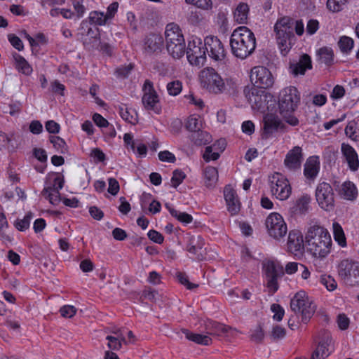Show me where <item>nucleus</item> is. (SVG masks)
Masks as SVG:
<instances>
[{"mask_svg": "<svg viewBox=\"0 0 359 359\" xmlns=\"http://www.w3.org/2000/svg\"><path fill=\"white\" fill-rule=\"evenodd\" d=\"M331 231L337 244L341 248H346L347 241L344 230L341 224L335 219L332 220Z\"/></svg>", "mask_w": 359, "mask_h": 359, "instance_id": "31", "label": "nucleus"}, {"mask_svg": "<svg viewBox=\"0 0 359 359\" xmlns=\"http://www.w3.org/2000/svg\"><path fill=\"white\" fill-rule=\"evenodd\" d=\"M182 90V83L180 81H173L167 84V90L170 95L177 96Z\"/></svg>", "mask_w": 359, "mask_h": 359, "instance_id": "50", "label": "nucleus"}, {"mask_svg": "<svg viewBox=\"0 0 359 359\" xmlns=\"http://www.w3.org/2000/svg\"><path fill=\"white\" fill-rule=\"evenodd\" d=\"M338 46L343 53L348 54L353 48L354 41L351 37L342 36L339 38Z\"/></svg>", "mask_w": 359, "mask_h": 359, "instance_id": "43", "label": "nucleus"}, {"mask_svg": "<svg viewBox=\"0 0 359 359\" xmlns=\"http://www.w3.org/2000/svg\"><path fill=\"white\" fill-rule=\"evenodd\" d=\"M345 93V89L342 86L337 85L332 89V91L330 94V97L332 100H340L344 96Z\"/></svg>", "mask_w": 359, "mask_h": 359, "instance_id": "61", "label": "nucleus"}, {"mask_svg": "<svg viewBox=\"0 0 359 359\" xmlns=\"http://www.w3.org/2000/svg\"><path fill=\"white\" fill-rule=\"evenodd\" d=\"M318 60L325 64H330L334 59L333 50L330 47H322L316 51Z\"/></svg>", "mask_w": 359, "mask_h": 359, "instance_id": "41", "label": "nucleus"}, {"mask_svg": "<svg viewBox=\"0 0 359 359\" xmlns=\"http://www.w3.org/2000/svg\"><path fill=\"white\" fill-rule=\"evenodd\" d=\"M303 242V236L300 231L297 230L290 231L287 242L288 252L294 255L301 254L304 248Z\"/></svg>", "mask_w": 359, "mask_h": 359, "instance_id": "26", "label": "nucleus"}, {"mask_svg": "<svg viewBox=\"0 0 359 359\" xmlns=\"http://www.w3.org/2000/svg\"><path fill=\"white\" fill-rule=\"evenodd\" d=\"M303 160L302 149L300 147H294L286 154L284 165L290 171H297L301 168Z\"/></svg>", "mask_w": 359, "mask_h": 359, "instance_id": "23", "label": "nucleus"}, {"mask_svg": "<svg viewBox=\"0 0 359 359\" xmlns=\"http://www.w3.org/2000/svg\"><path fill=\"white\" fill-rule=\"evenodd\" d=\"M43 196L53 205L58 204L60 201V191L52 188L48 183L46 184L43 191Z\"/></svg>", "mask_w": 359, "mask_h": 359, "instance_id": "38", "label": "nucleus"}, {"mask_svg": "<svg viewBox=\"0 0 359 359\" xmlns=\"http://www.w3.org/2000/svg\"><path fill=\"white\" fill-rule=\"evenodd\" d=\"M339 276L345 284L354 286L359 285V262L349 259L340 262L337 267Z\"/></svg>", "mask_w": 359, "mask_h": 359, "instance_id": "13", "label": "nucleus"}, {"mask_svg": "<svg viewBox=\"0 0 359 359\" xmlns=\"http://www.w3.org/2000/svg\"><path fill=\"white\" fill-rule=\"evenodd\" d=\"M93 120L97 126L100 128H107L109 126L108 121L97 113L93 114Z\"/></svg>", "mask_w": 359, "mask_h": 359, "instance_id": "64", "label": "nucleus"}, {"mask_svg": "<svg viewBox=\"0 0 359 359\" xmlns=\"http://www.w3.org/2000/svg\"><path fill=\"white\" fill-rule=\"evenodd\" d=\"M58 11L62 15V17L65 19H72L76 16L75 11H73L69 8L51 10L50 15L52 16H54L55 15V13H57Z\"/></svg>", "mask_w": 359, "mask_h": 359, "instance_id": "60", "label": "nucleus"}, {"mask_svg": "<svg viewBox=\"0 0 359 359\" xmlns=\"http://www.w3.org/2000/svg\"><path fill=\"white\" fill-rule=\"evenodd\" d=\"M320 282L330 292L335 290L337 287V281L330 275H322L320 278Z\"/></svg>", "mask_w": 359, "mask_h": 359, "instance_id": "46", "label": "nucleus"}, {"mask_svg": "<svg viewBox=\"0 0 359 359\" xmlns=\"http://www.w3.org/2000/svg\"><path fill=\"white\" fill-rule=\"evenodd\" d=\"M339 194L345 200L353 201L358 195V188L353 182L346 181L339 188Z\"/></svg>", "mask_w": 359, "mask_h": 359, "instance_id": "29", "label": "nucleus"}, {"mask_svg": "<svg viewBox=\"0 0 359 359\" xmlns=\"http://www.w3.org/2000/svg\"><path fill=\"white\" fill-rule=\"evenodd\" d=\"M197 80L200 87L212 95L226 93L233 88V82L224 79L222 75L212 67H205L198 74Z\"/></svg>", "mask_w": 359, "mask_h": 359, "instance_id": "4", "label": "nucleus"}, {"mask_svg": "<svg viewBox=\"0 0 359 359\" xmlns=\"http://www.w3.org/2000/svg\"><path fill=\"white\" fill-rule=\"evenodd\" d=\"M81 39L85 46H88L92 48H99L100 41V32L96 26L89 27L87 21H82L81 23L80 33Z\"/></svg>", "mask_w": 359, "mask_h": 359, "instance_id": "19", "label": "nucleus"}, {"mask_svg": "<svg viewBox=\"0 0 359 359\" xmlns=\"http://www.w3.org/2000/svg\"><path fill=\"white\" fill-rule=\"evenodd\" d=\"M205 53L214 61H222L226 56L222 43L214 36L205 37Z\"/></svg>", "mask_w": 359, "mask_h": 359, "instance_id": "20", "label": "nucleus"}, {"mask_svg": "<svg viewBox=\"0 0 359 359\" xmlns=\"http://www.w3.org/2000/svg\"><path fill=\"white\" fill-rule=\"evenodd\" d=\"M249 6L245 3H239L235 8L233 15L234 20L238 24L247 22L249 15Z\"/></svg>", "mask_w": 359, "mask_h": 359, "instance_id": "34", "label": "nucleus"}, {"mask_svg": "<svg viewBox=\"0 0 359 359\" xmlns=\"http://www.w3.org/2000/svg\"><path fill=\"white\" fill-rule=\"evenodd\" d=\"M290 308L295 313L301 316L302 322L306 323L313 316L316 306L312 298L304 290H301L291 298Z\"/></svg>", "mask_w": 359, "mask_h": 359, "instance_id": "9", "label": "nucleus"}, {"mask_svg": "<svg viewBox=\"0 0 359 359\" xmlns=\"http://www.w3.org/2000/svg\"><path fill=\"white\" fill-rule=\"evenodd\" d=\"M61 316L66 318H70L75 316L76 309L72 305H65L60 309Z\"/></svg>", "mask_w": 359, "mask_h": 359, "instance_id": "57", "label": "nucleus"}, {"mask_svg": "<svg viewBox=\"0 0 359 359\" xmlns=\"http://www.w3.org/2000/svg\"><path fill=\"white\" fill-rule=\"evenodd\" d=\"M185 173L179 170H176L173 172L172 177L171 178V184L174 187H177L185 179Z\"/></svg>", "mask_w": 359, "mask_h": 359, "instance_id": "56", "label": "nucleus"}, {"mask_svg": "<svg viewBox=\"0 0 359 359\" xmlns=\"http://www.w3.org/2000/svg\"><path fill=\"white\" fill-rule=\"evenodd\" d=\"M141 206L142 209L148 208V212L151 214H156L161 210V205L160 202L155 200L149 194H144L142 196Z\"/></svg>", "mask_w": 359, "mask_h": 359, "instance_id": "33", "label": "nucleus"}, {"mask_svg": "<svg viewBox=\"0 0 359 359\" xmlns=\"http://www.w3.org/2000/svg\"><path fill=\"white\" fill-rule=\"evenodd\" d=\"M13 57L15 62V67L18 72L25 75L32 74V67L22 56L18 53H14Z\"/></svg>", "mask_w": 359, "mask_h": 359, "instance_id": "36", "label": "nucleus"}, {"mask_svg": "<svg viewBox=\"0 0 359 359\" xmlns=\"http://www.w3.org/2000/svg\"><path fill=\"white\" fill-rule=\"evenodd\" d=\"M166 208L171 215L175 217L180 222L184 224H189L192 222L193 218L191 215L175 210L169 205H166Z\"/></svg>", "mask_w": 359, "mask_h": 359, "instance_id": "42", "label": "nucleus"}, {"mask_svg": "<svg viewBox=\"0 0 359 359\" xmlns=\"http://www.w3.org/2000/svg\"><path fill=\"white\" fill-rule=\"evenodd\" d=\"M248 100L255 112L264 114L263 130L266 135H271L278 130L285 129V125L276 114V101L270 93L262 91L261 94H255L252 92Z\"/></svg>", "mask_w": 359, "mask_h": 359, "instance_id": "1", "label": "nucleus"}, {"mask_svg": "<svg viewBox=\"0 0 359 359\" xmlns=\"http://www.w3.org/2000/svg\"><path fill=\"white\" fill-rule=\"evenodd\" d=\"M123 332L121 329H115L111 333L107 336L106 339L108 341V347L112 350H118L121 347L123 342Z\"/></svg>", "mask_w": 359, "mask_h": 359, "instance_id": "35", "label": "nucleus"}, {"mask_svg": "<svg viewBox=\"0 0 359 359\" xmlns=\"http://www.w3.org/2000/svg\"><path fill=\"white\" fill-rule=\"evenodd\" d=\"M50 142L53 144L54 148L62 154H65L68 151V147L63 139L58 136H52L50 138Z\"/></svg>", "mask_w": 359, "mask_h": 359, "instance_id": "45", "label": "nucleus"}, {"mask_svg": "<svg viewBox=\"0 0 359 359\" xmlns=\"http://www.w3.org/2000/svg\"><path fill=\"white\" fill-rule=\"evenodd\" d=\"M334 351V343L330 333H324L318 339V345L311 359H325Z\"/></svg>", "mask_w": 359, "mask_h": 359, "instance_id": "18", "label": "nucleus"}, {"mask_svg": "<svg viewBox=\"0 0 359 359\" xmlns=\"http://www.w3.org/2000/svg\"><path fill=\"white\" fill-rule=\"evenodd\" d=\"M224 196L228 212L231 215H238L241 210V202L235 189L230 185L224 189Z\"/></svg>", "mask_w": 359, "mask_h": 359, "instance_id": "21", "label": "nucleus"}, {"mask_svg": "<svg viewBox=\"0 0 359 359\" xmlns=\"http://www.w3.org/2000/svg\"><path fill=\"white\" fill-rule=\"evenodd\" d=\"M226 147V142L224 139L217 140L212 144L207 146L203 154L204 161L207 163L217 161L225 150Z\"/></svg>", "mask_w": 359, "mask_h": 359, "instance_id": "22", "label": "nucleus"}, {"mask_svg": "<svg viewBox=\"0 0 359 359\" xmlns=\"http://www.w3.org/2000/svg\"><path fill=\"white\" fill-rule=\"evenodd\" d=\"M319 29V22L317 20L311 19L308 21L306 31L309 35L314 34Z\"/></svg>", "mask_w": 359, "mask_h": 359, "instance_id": "63", "label": "nucleus"}, {"mask_svg": "<svg viewBox=\"0 0 359 359\" xmlns=\"http://www.w3.org/2000/svg\"><path fill=\"white\" fill-rule=\"evenodd\" d=\"M316 199L321 209L331 212L334 208V196L332 187L326 182L320 183L316 190Z\"/></svg>", "mask_w": 359, "mask_h": 359, "instance_id": "15", "label": "nucleus"}, {"mask_svg": "<svg viewBox=\"0 0 359 359\" xmlns=\"http://www.w3.org/2000/svg\"><path fill=\"white\" fill-rule=\"evenodd\" d=\"M158 156L159 160L162 162L174 163L176 161L175 155L168 150L160 151Z\"/></svg>", "mask_w": 359, "mask_h": 359, "instance_id": "55", "label": "nucleus"}, {"mask_svg": "<svg viewBox=\"0 0 359 359\" xmlns=\"http://www.w3.org/2000/svg\"><path fill=\"white\" fill-rule=\"evenodd\" d=\"M185 53L190 65H203L206 60L205 39L203 41L200 37L191 36L188 40Z\"/></svg>", "mask_w": 359, "mask_h": 359, "instance_id": "11", "label": "nucleus"}, {"mask_svg": "<svg viewBox=\"0 0 359 359\" xmlns=\"http://www.w3.org/2000/svg\"><path fill=\"white\" fill-rule=\"evenodd\" d=\"M118 8V4L113 2L109 5L106 13L97 11H91L89 13L88 19L93 25L104 26L115 17Z\"/></svg>", "mask_w": 359, "mask_h": 359, "instance_id": "17", "label": "nucleus"}, {"mask_svg": "<svg viewBox=\"0 0 359 359\" xmlns=\"http://www.w3.org/2000/svg\"><path fill=\"white\" fill-rule=\"evenodd\" d=\"M109 187L108 192L112 196H116L119 191L120 186L118 181L114 178H109L108 180Z\"/></svg>", "mask_w": 359, "mask_h": 359, "instance_id": "62", "label": "nucleus"}, {"mask_svg": "<svg viewBox=\"0 0 359 359\" xmlns=\"http://www.w3.org/2000/svg\"><path fill=\"white\" fill-rule=\"evenodd\" d=\"M296 262H287L285 266L278 260L266 259L262 264L263 273L266 280L267 287L273 292L278 290L277 279L284 274L293 275L300 268Z\"/></svg>", "mask_w": 359, "mask_h": 359, "instance_id": "5", "label": "nucleus"}, {"mask_svg": "<svg viewBox=\"0 0 359 359\" xmlns=\"http://www.w3.org/2000/svg\"><path fill=\"white\" fill-rule=\"evenodd\" d=\"M299 102L300 93L297 88L288 86L280 92L278 99L280 113L284 121L292 126L299 124V120L293 112L297 109Z\"/></svg>", "mask_w": 359, "mask_h": 359, "instance_id": "6", "label": "nucleus"}, {"mask_svg": "<svg viewBox=\"0 0 359 359\" xmlns=\"http://www.w3.org/2000/svg\"><path fill=\"white\" fill-rule=\"evenodd\" d=\"M264 225L268 236L276 241H280L287 233V225L283 217L278 212L269 213Z\"/></svg>", "mask_w": 359, "mask_h": 359, "instance_id": "10", "label": "nucleus"}, {"mask_svg": "<svg viewBox=\"0 0 359 359\" xmlns=\"http://www.w3.org/2000/svg\"><path fill=\"white\" fill-rule=\"evenodd\" d=\"M308 253L315 260L322 261L331 253L333 243L329 231L318 224L310 226L305 235Z\"/></svg>", "mask_w": 359, "mask_h": 359, "instance_id": "2", "label": "nucleus"}, {"mask_svg": "<svg viewBox=\"0 0 359 359\" xmlns=\"http://www.w3.org/2000/svg\"><path fill=\"white\" fill-rule=\"evenodd\" d=\"M184 98L188 104L194 105L198 109H202L204 107L203 100L199 97L195 96L193 93L185 95Z\"/></svg>", "mask_w": 359, "mask_h": 359, "instance_id": "52", "label": "nucleus"}, {"mask_svg": "<svg viewBox=\"0 0 359 359\" xmlns=\"http://www.w3.org/2000/svg\"><path fill=\"white\" fill-rule=\"evenodd\" d=\"M311 201V196L308 194H304L298 198L293 207L294 211L298 213L305 212L308 208L309 203Z\"/></svg>", "mask_w": 359, "mask_h": 359, "instance_id": "40", "label": "nucleus"}, {"mask_svg": "<svg viewBox=\"0 0 359 359\" xmlns=\"http://www.w3.org/2000/svg\"><path fill=\"white\" fill-rule=\"evenodd\" d=\"M312 68L311 57L306 55H302L299 62L290 64L289 67V72L294 76L304 75L308 69Z\"/></svg>", "mask_w": 359, "mask_h": 359, "instance_id": "27", "label": "nucleus"}, {"mask_svg": "<svg viewBox=\"0 0 359 359\" xmlns=\"http://www.w3.org/2000/svg\"><path fill=\"white\" fill-rule=\"evenodd\" d=\"M123 140L124 143V147L128 151L135 150V147L138 142L135 140L134 135L131 133H125L123 136Z\"/></svg>", "mask_w": 359, "mask_h": 359, "instance_id": "53", "label": "nucleus"}, {"mask_svg": "<svg viewBox=\"0 0 359 359\" xmlns=\"http://www.w3.org/2000/svg\"><path fill=\"white\" fill-rule=\"evenodd\" d=\"M142 103L144 107L148 110H151L158 114L161 111V107L159 104V97L154 89L152 83L146 81L143 86Z\"/></svg>", "mask_w": 359, "mask_h": 359, "instance_id": "16", "label": "nucleus"}, {"mask_svg": "<svg viewBox=\"0 0 359 359\" xmlns=\"http://www.w3.org/2000/svg\"><path fill=\"white\" fill-rule=\"evenodd\" d=\"M32 217V214L29 212L22 219H18L14 223L15 227L20 231H26L29 227Z\"/></svg>", "mask_w": 359, "mask_h": 359, "instance_id": "47", "label": "nucleus"}, {"mask_svg": "<svg viewBox=\"0 0 359 359\" xmlns=\"http://www.w3.org/2000/svg\"><path fill=\"white\" fill-rule=\"evenodd\" d=\"M320 158L317 156H310L304 165V173L307 179L315 178L320 170Z\"/></svg>", "mask_w": 359, "mask_h": 359, "instance_id": "30", "label": "nucleus"}, {"mask_svg": "<svg viewBox=\"0 0 359 359\" xmlns=\"http://www.w3.org/2000/svg\"><path fill=\"white\" fill-rule=\"evenodd\" d=\"M273 29L280 54L285 56L296 42V38L293 34V22L287 17L282 18L275 23Z\"/></svg>", "mask_w": 359, "mask_h": 359, "instance_id": "7", "label": "nucleus"}, {"mask_svg": "<svg viewBox=\"0 0 359 359\" xmlns=\"http://www.w3.org/2000/svg\"><path fill=\"white\" fill-rule=\"evenodd\" d=\"M186 128L190 132L198 133V135L205 138V141L210 140V135L208 133L201 130L202 128V121L199 116L191 115L186 121Z\"/></svg>", "mask_w": 359, "mask_h": 359, "instance_id": "28", "label": "nucleus"}, {"mask_svg": "<svg viewBox=\"0 0 359 359\" xmlns=\"http://www.w3.org/2000/svg\"><path fill=\"white\" fill-rule=\"evenodd\" d=\"M250 79L255 87L268 89L273 86L275 78L271 71L264 66L254 67L250 72Z\"/></svg>", "mask_w": 359, "mask_h": 359, "instance_id": "14", "label": "nucleus"}, {"mask_svg": "<svg viewBox=\"0 0 359 359\" xmlns=\"http://www.w3.org/2000/svg\"><path fill=\"white\" fill-rule=\"evenodd\" d=\"M131 151L138 158H144L147 154V147L144 143L138 142L135 147V150Z\"/></svg>", "mask_w": 359, "mask_h": 359, "instance_id": "59", "label": "nucleus"}, {"mask_svg": "<svg viewBox=\"0 0 359 359\" xmlns=\"http://www.w3.org/2000/svg\"><path fill=\"white\" fill-rule=\"evenodd\" d=\"M341 152L342 158L349 170L352 172L357 171L359 168V157L355 149L348 144L342 143Z\"/></svg>", "mask_w": 359, "mask_h": 359, "instance_id": "24", "label": "nucleus"}, {"mask_svg": "<svg viewBox=\"0 0 359 359\" xmlns=\"http://www.w3.org/2000/svg\"><path fill=\"white\" fill-rule=\"evenodd\" d=\"M76 16L78 18H81L86 12V8L84 5V0H70Z\"/></svg>", "mask_w": 359, "mask_h": 359, "instance_id": "49", "label": "nucleus"}, {"mask_svg": "<svg viewBox=\"0 0 359 359\" xmlns=\"http://www.w3.org/2000/svg\"><path fill=\"white\" fill-rule=\"evenodd\" d=\"M49 186L53 189H57L58 191L62 189L64 185V180L61 175L58 174H54L48 177V180L46 182Z\"/></svg>", "mask_w": 359, "mask_h": 359, "instance_id": "48", "label": "nucleus"}, {"mask_svg": "<svg viewBox=\"0 0 359 359\" xmlns=\"http://www.w3.org/2000/svg\"><path fill=\"white\" fill-rule=\"evenodd\" d=\"M90 156L96 163L103 162L105 160V154L99 148L92 149L90 152Z\"/></svg>", "mask_w": 359, "mask_h": 359, "instance_id": "58", "label": "nucleus"}, {"mask_svg": "<svg viewBox=\"0 0 359 359\" xmlns=\"http://www.w3.org/2000/svg\"><path fill=\"white\" fill-rule=\"evenodd\" d=\"M185 2L203 10H210L212 7L211 0H185Z\"/></svg>", "mask_w": 359, "mask_h": 359, "instance_id": "51", "label": "nucleus"}, {"mask_svg": "<svg viewBox=\"0 0 359 359\" xmlns=\"http://www.w3.org/2000/svg\"><path fill=\"white\" fill-rule=\"evenodd\" d=\"M219 180V172L216 167L205 166L201 172V183L208 189H214Z\"/></svg>", "mask_w": 359, "mask_h": 359, "instance_id": "25", "label": "nucleus"}, {"mask_svg": "<svg viewBox=\"0 0 359 359\" xmlns=\"http://www.w3.org/2000/svg\"><path fill=\"white\" fill-rule=\"evenodd\" d=\"M230 46L231 53L235 57L241 60L247 58L256 48L254 33L247 27H237L231 35Z\"/></svg>", "mask_w": 359, "mask_h": 359, "instance_id": "3", "label": "nucleus"}, {"mask_svg": "<svg viewBox=\"0 0 359 359\" xmlns=\"http://www.w3.org/2000/svg\"><path fill=\"white\" fill-rule=\"evenodd\" d=\"M165 48L168 53L175 60L184 57L186 52V42L180 26L169 23L165 30Z\"/></svg>", "mask_w": 359, "mask_h": 359, "instance_id": "8", "label": "nucleus"}, {"mask_svg": "<svg viewBox=\"0 0 359 359\" xmlns=\"http://www.w3.org/2000/svg\"><path fill=\"white\" fill-rule=\"evenodd\" d=\"M163 39L158 34H151L148 36L144 41V50L147 53L158 52L162 46Z\"/></svg>", "mask_w": 359, "mask_h": 359, "instance_id": "32", "label": "nucleus"}, {"mask_svg": "<svg viewBox=\"0 0 359 359\" xmlns=\"http://www.w3.org/2000/svg\"><path fill=\"white\" fill-rule=\"evenodd\" d=\"M271 311L273 313V319L276 321H280L285 314L284 309L278 304L271 306Z\"/></svg>", "mask_w": 359, "mask_h": 359, "instance_id": "54", "label": "nucleus"}, {"mask_svg": "<svg viewBox=\"0 0 359 359\" xmlns=\"http://www.w3.org/2000/svg\"><path fill=\"white\" fill-rule=\"evenodd\" d=\"M269 186L271 195L278 201H286L292 194V187L288 180L278 172L269 176Z\"/></svg>", "mask_w": 359, "mask_h": 359, "instance_id": "12", "label": "nucleus"}, {"mask_svg": "<svg viewBox=\"0 0 359 359\" xmlns=\"http://www.w3.org/2000/svg\"><path fill=\"white\" fill-rule=\"evenodd\" d=\"M121 117L126 122L135 125L137 121V114L136 111L126 107H121L119 111Z\"/></svg>", "mask_w": 359, "mask_h": 359, "instance_id": "39", "label": "nucleus"}, {"mask_svg": "<svg viewBox=\"0 0 359 359\" xmlns=\"http://www.w3.org/2000/svg\"><path fill=\"white\" fill-rule=\"evenodd\" d=\"M183 333L187 339L198 344L209 345L212 341L211 338L208 335L192 333L187 330H183Z\"/></svg>", "mask_w": 359, "mask_h": 359, "instance_id": "37", "label": "nucleus"}, {"mask_svg": "<svg viewBox=\"0 0 359 359\" xmlns=\"http://www.w3.org/2000/svg\"><path fill=\"white\" fill-rule=\"evenodd\" d=\"M348 0H327L326 8L332 13H338L342 11Z\"/></svg>", "mask_w": 359, "mask_h": 359, "instance_id": "44", "label": "nucleus"}]
</instances>
